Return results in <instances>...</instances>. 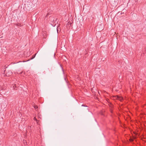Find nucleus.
<instances>
[{
  "mask_svg": "<svg viewBox=\"0 0 146 146\" xmlns=\"http://www.w3.org/2000/svg\"><path fill=\"white\" fill-rule=\"evenodd\" d=\"M50 21L53 23H55L57 20V18L53 17H50Z\"/></svg>",
  "mask_w": 146,
  "mask_h": 146,
  "instance_id": "f257e3e1",
  "label": "nucleus"
},
{
  "mask_svg": "<svg viewBox=\"0 0 146 146\" xmlns=\"http://www.w3.org/2000/svg\"><path fill=\"white\" fill-rule=\"evenodd\" d=\"M12 74V72L11 70H9L7 72L6 74V75L7 76H9L11 75Z\"/></svg>",
  "mask_w": 146,
  "mask_h": 146,
  "instance_id": "f03ea898",
  "label": "nucleus"
},
{
  "mask_svg": "<svg viewBox=\"0 0 146 146\" xmlns=\"http://www.w3.org/2000/svg\"><path fill=\"white\" fill-rule=\"evenodd\" d=\"M34 108H35V109L36 110L38 108V106H34Z\"/></svg>",
  "mask_w": 146,
  "mask_h": 146,
  "instance_id": "7ed1b4c3",
  "label": "nucleus"
},
{
  "mask_svg": "<svg viewBox=\"0 0 146 146\" xmlns=\"http://www.w3.org/2000/svg\"><path fill=\"white\" fill-rule=\"evenodd\" d=\"M34 120H35V121H37V119H36V118L35 117H34Z\"/></svg>",
  "mask_w": 146,
  "mask_h": 146,
  "instance_id": "20e7f679",
  "label": "nucleus"
},
{
  "mask_svg": "<svg viewBox=\"0 0 146 146\" xmlns=\"http://www.w3.org/2000/svg\"><path fill=\"white\" fill-rule=\"evenodd\" d=\"M31 126H30L28 127L29 129H31Z\"/></svg>",
  "mask_w": 146,
  "mask_h": 146,
  "instance_id": "39448f33",
  "label": "nucleus"
},
{
  "mask_svg": "<svg viewBox=\"0 0 146 146\" xmlns=\"http://www.w3.org/2000/svg\"><path fill=\"white\" fill-rule=\"evenodd\" d=\"M23 143H26V140H23Z\"/></svg>",
  "mask_w": 146,
  "mask_h": 146,
  "instance_id": "423d86ee",
  "label": "nucleus"
},
{
  "mask_svg": "<svg viewBox=\"0 0 146 146\" xmlns=\"http://www.w3.org/2000/svg\"><path fill=\"white\" fill-rule=\"evenodd\" d=\"M49 15V13H48L47 15L45 16V17H47V16Z\"/></svg>",
  "mask_w": 146,
  "mask_h": 146,
  "instance_id": "0eeeda50",
  "label": "nucleus"
},
{
  "mask_svg": "<svg viewBox=\"0 0 146 146\" xmlns=\"http://www.w3.org/2000/svg\"><path fill=\"white\" fill-rule=\"evenodd\" d=\"M82 106H84V107H87V106H86V105H84V104H82Z\"/></svg>",
  "mask_w": 146,
  "mask_h": 146,
  "instance_id": "6e6552de",
  "label": "nucleus"
},
{
  "mask_svg": "<svg viewBox=\"0 0 146 146\" xmlns=\"http://www.w3.org/2000/svg\"><path fill=\"white\" fill-rule=\"evenodd\" d=\"M36 55V54H35V56H33L32 58H31V59H33L35 57V55Z\"/></svg>",
  "mask_w": 146,
  "mask_h": 146,
  "instance_id": "1a4fd4ad",
  "label": "nucleus"
},
{
  "mask_svg": "<svg viewBox=\"0 0 146 146\" xmlns=\"http://www.w3.org/2000/svg\"><path fill=\"white\" fill-rule=\"evenodd\" d=\"M65 79V80H66V78H65V79Z\"/></svg>",
  "mask_w": 146,
  "mask_h": 146,
  "instance_id": "9d476101",
  "label": "nucleus"
}]
</instances>
